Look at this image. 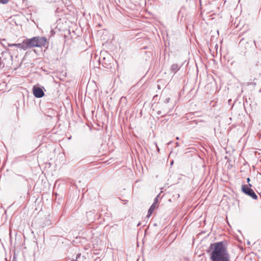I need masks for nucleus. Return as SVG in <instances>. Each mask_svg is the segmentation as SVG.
Returning <instances> with one entry per match:
<instances>
[{
    "instance_id": "obj_23",
    "label": "nucleus",
    "mask_w": 261,
    "mask_h": 261,
    "mask_svg": "<svg viewBox=\"0 0 261 261\" xmlns=\"http://www.w3.org/2000/svg\"><path fill=\"white\" fill-rule=\"evenodd\" d=\"M253 84L254 85H256V83H253Z\"/></svg>"
},
{
    "instance_id": "obj_1",
    "label": "nucleus",
    "mask_w": 261,
    "mask_h": 261,
    "mask_svg": "<svg viewBox=\"0 0 261 261\" xmlns=\"http://www.w3.org/2000/svg\"><path fill=\"white\" fill-rule=\"evenodd\" d=\"M207 252H210L211 261H230V255L223 241L211 244Z\"/></svg>"
},
{
    "instance_id": "obj_25",
    "label": "nucleus",
    "mask_w": 261,
    "mask_h": 261,
    "mask_svg": "<svg viewBox=\"0 0 261 261\" xmlns=\"http://www.w3.org/2000/svg\"><path fill=\"white\" fill-rule=\"evenodd\" d=\"M12 261H15V260H13Z\"/></svg>"
},
{
    "instance_id": "obj_8",
    "label": "nucleus",
    "mask_w": 261,
    "mask_h": 261,
    "mask_svg": "<svg viewBox=\"0 0 261 261\" xmlns=\"http://www.w3.org/2000/svg\"><path fill=\"white\" fill-rule=\"evenodd\" d=\"M181 65L179 66L177 64H173L171 67V70L174 72V73H176L180 68Z\"/></svg>"
},
{
    "instance_id": "obj_14",
    "label": "nucleus",
    "mask_w": 261,
    "mask_h": 261,
    "mask_svg": "<svg viewBox=\"0 0 261 261\" xmlns=\"http://www.w3.org/2000/svg\"><path fill=\"white\" fill-rule=\"evenodd\" d=\"M170 98H167L165 100H164V102L167 104L169 102V100H170Z\"/></svg>"
},
{
    "instance_id": "obj_9",
    "label": "nucleus",
    "mask_w": 261,
    "mask_h": 261,
    "mask_svg": "<svg viewBox=\"0 0 261 261\" xmlns=\"http://www.w3.org/2000/svg\"><path fill=\"white\" fill-rule=\"evenodd\" d=\"M169 112V111L168 110H167L165 108H164L163 109V116L165 115Z\"/></svg>"
},
{
    "instance_id": "obj_24",
    "label": "nucleus",
    "mask_w": 261,
    "mask_h": 261,
    "mask_svg": "<svg viewBox=\"0 0 261 261\" xmlns=\"http://www.w3.org/2000/svg\"><path fill=\"white\" fill-rule=\"evenodd\" d=\"M176 139H177V140H178V139H179V138H178V137H176Z\"/></svg>"
},
{
    "instance_id": "obj_18",
    "label": "nucleus",
    "mask_w": 261,
    "mask_h": 261,
    "mask_svg": "<svg viewBox=\"0 0 261 261\" xmlns=\"http://www.w3.org/2000/svg\"><path fill=\"white\" fill-rule=\"evenodd\" d=\"M248 186H249L250 188H251V187L252 186L251 184H250V183H248V185H247Z\"/></svg>"
},
{
    "instance_id": "obj_2",
    "label": "nucleus",
    "mask_w": 261,
    "mask_h": 261,
    "mask_svg": "<svg viewBox=\"0 0 261 261\" xmlns=\"http://www.w3.org/2000/svg\"><path fill=\"white\" fill-rule=\"evenodd\" d=\"M242 191L246 195L250 196L253 199H257V196L254 191L247 185H243L241 187Z\"/></svg>"
},
{
    "instance_id": "obj_13",
    "label": "nucleus",
    "mask_w": 261,
    "mask_h": 261,
    "mask_svg": "<svg viewBox=\"0 0 261 261\" xmlns=\"http://www.w3.org/2000/svg\"><path fill=\"white\" fill-rule=\"evenodd\" d=\"M81 253H78L77 254H76V260H72V261H78L77 260V259L81 257Z\"/></svg>"
},
{
    "instance_id": "obj_6",
    "label": "nucleus",
    "mask_w": 261,
    "mask_h": 261,
    "mask_svg": "<svg viewBox=\"0 0 261 261\" xmlns=\"http://www.w3.org/2000/svg\"><path fill=\"white\" fill-rule=\"evenodd\" d=\"M8 46L10 47L16 46V47H18V48H20L21 49L24 50V48L23 47H25V44H24V41L23 40L21 43L10 44L8 45Z\"/></svg>"
},
{
    "instance_id": "obj_10",
    "label": "nucleus",
    "mask_w": 261,
    "mask_h": 261,
    "mask_svg": "<svg viewBox=\"0 0 261 261\" xmlns=\"http://www.w3.org/2000/svg\"><path fill=\"white\" fill-rule=\"evenodd\" d=\"M93 212H91V211H90L89 212H87L86 213V215H87V216L88 217V216H91L92 215H93Z\"/></svg>"
},
{
    "instance_id": "obj_16",
    "label": "nucleus",
    "mask_w": 261,
    "mask_h": 261,
    "mask_svg": "<svg viewBox=\"0 0 261 261\" xmlns=\"http://www.w3.org/2000/svg\"><path fill=\"white\" fill-rule=\"evenodd\" d=\"M158 114V115H160L162 113V111H159L158 112H157Z\"/></svg>"
},
{
    "instance_id": "obj_5",
    "label": "nucleus",
    "mask_w": 261,
    "mask_h": 261,
    "mask_svg": "<svg viewBox=\"0 0 261 261\" xmlns=\"http://www.w3.org/2000/svg\"><path fill=\"white\" fill-rule=\"evenodd\" d=\"M36 42L37 43V47L45 46L46 44L47 40L44 37H36Z\"/></svg>"
},
{
    "instance_id": "obj_3",
    "label": "nucleus",
    "mask_w": 261,
    "mask_h": 261,
    "mask_svg": "<svg viewBox=\"0 0 261 261\" xmlns=\"http://www.w3.org/2000/svg\"><path fill=\"white\" fill-rule=\"evenodd\" d=\"M43 87H40L38 85H34L33 87V93L36 98H41L44 96Z\"/></svg>"
},
{
    "instance_id": "obj_12",
    "label": "nucleus",
    "mask_w": 261,
    "mask_h": 261,
    "mask_svg": "<svg viewBox=\"0 0 261 261\" xmlns=\"http://www.w3.org/2000/svg\"><path fill=\"white\" fill-rule=\"evenodd\" d=\"M159 196V195H158L154 199V202L153 203H155V206H157L156 205V203L158 202V197Z\"/></svg>"
},
{
    "instance_id": "obj_20",
    "label": "nucleus",
    "mask_w": 261,
    "mask_h": 261,
    "mask_svg": "<svg viewBox=\"0 0 261 261\" xmlns=\"http://www.w3.org/2000/svg\"><path fill=\"white\" fill-rule=\"evenodd\" d=\"M176 146H178V142H177V143H176Z\"/></svg>"
},
{
    "instance_id": "obj_21",
    "label": "nucleus",
    "mask_w": 261,
    "mask_h": 261,
    "mask_svg": "<svg viewBox=\"0 0 261 261\" xmlns=\"http://www.w3.org/2000/svg\"><path fill=\"white\" fill-rule=\"evenodd\" d=\"M257 80V78L256 77H254L253 80Z\"/></svg>"
},
{
    "instance_id": "obj_17",
    "label": "nucleus",
    "mask_w": 261,
    "mask_h": 261,
    "mask_svg": "<svg viewBox=\"0 0 261 261\" xmlns=\"http://www.w3.org/2000/svg\"><path fill=\"white\" fill-rule=\"evenodd\" d=\"M250 181V178L249 177H248L247 178V181L248 183H249V181Z\"/></svg>"
},
{
    "instance_id": "obj_11",
    "label": "nucleus",
    "mask_w": 261,
    "mask_h": 261,
    "mask_svg": "<svg viewBox=\"0 0 261 261\" xmlns=\"http://www.w3.org/2000/svg\"><path fill=\"white\" fill-rule=\"evenodd\" d=\"M9 0H0V3L1 4H6L7 3H8Z\"/></svg>"
},
{
    "instance_id": "obj_19",
    "label": "nucleus",
    "mask_w": 261,
    "mask_h": 261,
    "mask_svg": "<svg viewBox=\"0 0 261 261\" xmlns=\"http://www.w3.org/2000/svg\"><path fill=\"white\" fill-rule=\"evenodd\" d=\"M173 161L172 160V161L171 162V163H170V165H173Z\"/></svg>"
},
{
    "instance_id": "obj_15",
    "label": "nucleus",
    "mask_w": 261,
    "mask_h": 261,
    "mask_svg": "<svg viewBox=\"0 0 261 261\" xmlns=\"http://www.w3.org/2000/svg\"><path fill=\"white\" fill-rule=\"evenodd\" d=\"M155 146L157 148V150L159 152L160 151V148H159V147L157 146V144L155 143Z\"/></svg>"
},
{
    "instance_id": "obj_7",
    "label": "nucleus",
    "mask_w": 261,
    "mask_h": 261,
    "mask_svg": "<svg viewBox=\"0 0 261 261\" xmlns=\"http://www.w3.org/2000/svg\"><path fill=\"white\" fill-rule=\"evenodd\" d=\"M156 207H157V206H155V203H153L151 205V206L150 207V208H149V210L148 211V215H147L148 217L150 216V215L152 214L153 211L156 208Z\"/></svg>"
},
{
    "instance_id": "obj_22",
    "label": "nucleus",
    "mask_w": 261,
    "mask_h": 261,
    "mask_svg": "<svg viewBox=\"0 0 261 261\" xmlns=\"http://www.w3.org/2000/svg\"><path fill=\"white\" fill-rule=\"evenodd\" d=\"M254 44L255 45L256 44H255V40H254Z\"/></svg>"
},
{
    "instance_id": "obj_4",
    "label": "nucleus",
    "mask_w": 261,
    "mask_h": 261,
    "mask_svg": "<svg viewBox=\"0 0 261 261\" xmlns=\"http://www.w3.org/2000/svg\"><path fill=\"white\" fill-rule=\"evenodd\" d=\"M36 38L37 37H35L31 39L24 40L25 47H23L24 48V50H27L33 47H37V43L36 42Z\"/></svg>"
}]
</instances>
